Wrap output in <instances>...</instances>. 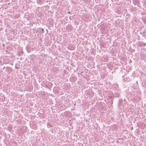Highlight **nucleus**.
Instances as JSON below:
<instances>
[{
    "instance_id": "2",
    "label": "nucleus",
    "mask_w": 146,
    "mask_h": 146,
    "mask_svg": "<svg viewBox=\"0 0 146 146\" xmlns=\"http://www.w3.org/2000/svg\"><path fill=\"white\" fill-rule=\"evenodd\" d=\"M68 13H70V12H68Z\"/></svg>"
},
{
    "instance_id": "1",
    "label": "nucleus",
    "mask_w": 146,
    "mask_h": 146,
    "mask_svg": "<svg viewBox=\"0 0 146 146\" xmlns=\"http://www.w3.org/2000/svg\"><path fill=\"white\" fill-rule=\"evenodd\" d=\"M42 33L44 31L43 29H42Z\"/></svg>"
}]
</instances>
